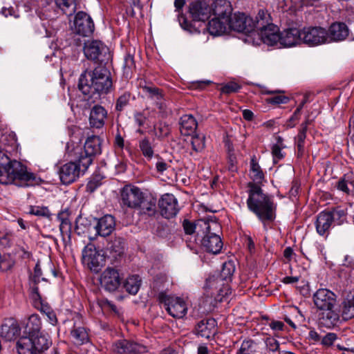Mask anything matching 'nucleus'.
Masks as SVG:
<instances>
[{"label":"nucleus","mask_w":354,"mask_h":354,"mask_svg":"<svg viewBox=\"0 0 354 354\" xmlns=\"http://www.w3.org/2000/svg\"><path fill=\"white\" fill-rule=\"evenodd\" d=\"M248 186V209L263 223L274 221L276 217V205L272 197L264 194L255 183H250Z\"/></svg>","instance_id":"nucleus-1"},{"label":"nucleus","mask_w":354,"mask_h":354,"mask_svg":"<svg viewBox=\"0 0 354 354\" xmlns=\"http://www.w3.org/2000/svg\"><path fill=\"white\" fill-rule=\"evenodd\" d=\"M78 87L84 95L106 94L112 87L110 72L101 66L86 71L80 75Z\"/></svg>","instance_id":"nucleus-2"},{"label":"nucleus","mask_w":354,"mask_h":354,"mask_svg":"<svg viewBox=\"0 0 354 354\" xmlns=\"http://www.w3.org/2000/svg\"><path fill=\"white\" fill-rule=\"evenodd\" d=\"M35 179L34 174L28 171L26 167L17 160H10L0 149V183L8 185L16 183L28 185Z\"/></svg>","instance_id":"nucleus-3"},{"label":"nucleus","mask_w":354,"mask_h":354,"mask_svg":"<svg viewBox=\"0 0 354 354\" xmlns=\"http://www.w3.org/2000/svg\"><path fill=\"white\" fill-rule=\"evenodd\" d=\"M100 153V139L98 136L88 138L84 147L74 143H68L66 146L68 157L82 164L83 170H86L92 163L93 156Z\"/></svg>","instance_id":"nucleus-4"},{"label":"nucleus","mask_w":354,"mask_h":354,"mask_svg":"<svg viewBox=\"0 0 354 354\" xmlns=\"http://www.w3.org/2000/svg\"><path fill=\"white\" fill-rule=\"evenodd\" d=\"M224 2V7L214 5L213 14L215 17L211 19L207 26L209 32L214 36L221 35L228 30L229 14L232 9L230 2Z\"/></svg>","instance_id":"nucleus-5"},{"label":"nucleus","mask_w":354,"mask_h":354,"mask_svg":"<svg viewBox=\"0 0 354 354\" xmlns=\"http://www.w3.org/2000/svg\"><path fill=\"white\" fill-rule=\"evenodd\" d=\"M158 299L165 306L169 315L174 318H183L187 312L185 301L179 297L168 295L161 292L158 295Z\"/></svg>","instance_id":"nucleus-6"},{"label":"nucleus","mask_w":354,"mask_h":354,"mask_svg":"<svg viewBox=\"0 0 354 354\" xmlns=\"http://www.w3.org/2000/svg\"><path fill=\"white\" fill-rule=\"evenodd\" d=\"M183 227L186 234H192L196 232L198 235L204 232H210V230L218 231L221 230V225L215 217L201 218L195 224L185 220L183 222Z\"/></svg>","instance_id":"nucleus-7"},{"label":"nucleus","mask_w":354,"mask_h":354,"mask_svg":"<svg viewBox=\"0 0 354 354\" xmlns=\"http://www.w3.org/2000/svg\"><path fill=\"white\" fill-rule=\"evenodd\" d=\"M122 280L119 270L112 267L105 268L99 277L101 288L109 292L116 291L120 287Z\"/></svg>","instance_id":"nucleus-8"},{"label":"nucleus","mask_w":354,"mask_h":354,"mask_svg":"<svg viewBox=\"0 0 354 354\" xmlns=\"http://www.w3.org/2000/svg\"><path fill=\"white\" fill-rule=\"evenodd\" d=\"M82 261L91 271L97 272L105 263V257L93 244L86 245L82 251Z\"/></svg>","instance_id":"nucleus-9"},{"label":"nucleus","mask_w":354,"mask_h":354,"mask_svg":"<svg viewBox=\"0 0 354 354\" xmlns=\"http://www.w3.org/2000/svg\"><path fill=\"white\" fill-rule=\"evenodd\" d=\"M144 196L140 188L132 185H127L120 190L122 205L130 208H138Z\"/></svg>","instance_id":"nucleus-10"},{"label":"nucleus","mask_w":354,"mask_h":354,"mask_svg":"<svg viewBox=\"0 0 354 354\" xmlns=\"http://www.w3.org/2000/svg\"><path fill=\"white\" fill-rule=\"evenodd\" d=\"M302 42L317 46L328 42L327 31L322 27H308L301 30Z\"/></svg>","instance_id":"nucleus-11"},{"label":"nucleus","mask_w":354,"mask_h":354,"mask_svg":"<svg viewBox=\"0 0 354 354\" xmlns=\"http://www.w3.org/2000/svg\"><path fill=\"white\" fill-rule=\"evenodd\" d=\"M253 19L243 13L229 14L228 30L243 32L245 34H253Z\"/></svg>","instance_id":"nucleus-12"},{"label":"nucleus","mask_w":354,"mask_h":354,"mask_svg":"<svg viewBox=\"0 0 354 354\" xmlns=\"http://www.w3.org/2000/svg\"><path fill=\"white\" fill-rule=\"evenodd\" d=\"M69 162H67L60 167L59 169V176L63 184H70L79 178L81 172H84L82 164L78 161L73 160L71 158Z\"/></svg>","instance_id":"nucleus-13"},{"label":"nucleus","mask_w":354,"mask_h":354,"mask_svg":"<svg viewBox=\"0 0 354 354\" xmlns=\"http://www.w3.org/2000/svg\"><path fill=\"white\" fill-rule=\"evenodd\" d=\"M111 349L115 354H138L147 351L146 346L123 338L113 342Z\"/></svg>","instance_id":"nucleus-14"},{"label":"nucleus","mask_w":354,"mask_h":354,"mask_svg":"<svg viewBox=\"0 0 354 354\" xmlns=\"http://www.w3.org/2000/svg\"><path fill=\"white\" fill-rule=\"evenodd\" d=\"M94 23L91 17L84 12L76 14L73 22L74 32L83 37H89L94 31Z\"/></svg>","instance_id":"nucleus-15"},{"label":"nucleus","mask_w":354,"mask_h":354,"mask_svg":"<svg viewBox=\"0 0 354 354\" xmlns=\"http://www.w3.org/2000/svg\"><path fill=\"white\" fill-rule=\"evenodd\" d=\"M313 303L319 310L336 306V295L327 288H319L313 294Z\"/></svg>","instance_id":"nucleus-16"},{"label":"nucleus","mask_w":354,"mask_h":354,"mask_svg":"<svg viewBox=\"0 0 354 354\" xmlns=\"http://www.w3.org/2000/svg\"><path fill=\"white\" fill-rule=\"evenodd\" d=\"M158 205L161 214L167 218L175 216L179 209L177 199L171 194L162 195Z\"/></svg>","instance_id":"nucleus-17"},{"label":"nucleus","mask_w":354,"mask_h":354,"mask_svg":"<svg viewBox=\"0 0 354 354\" xmlns=\"http://www.w3.org/2000/svg\"><path fill=\"white\" fill-rule=\"evenodd\" d=\"M220 231L210 230V232L201 233L203 237L201 241L203 247L212 254H218L223 248V242L217 233Z\"/></svg>","instance_id":"nucleus-18"},{"label":"nucleus","mask_w":354,"mask_h":354,"mask_svg":"<svg viewBox=\"0 0 354 354\" xmlns=\"http://www.w3.org/2000/svg\"><path fill=\"white\" fill-rule=\"evenodd\" d=\"M189 12L194 20L205 21L211 15L213 8L204 1H196L189 4Z\"/></svg>","instance_id":"nucleus-19"},{"label":"nucleus","mask_w":354,"mask_h":354,"mask_svg":"<svg viewBox=\"0 0 354 354\" xmlns=\"http://www.w3.org/2000/svg\"><path fill=\"white\" fill-rule=\"evenodd\" d=\"M302 41L301 30L297 28H291L280 33L279 44L284 47H291Z\"/></svg>","instance_id":"nucleus-20"},{"label":"nucleus","mask_w":354,"mask_h":354,"mask_svg":"<svg viewBox=\"0 0 354 354\" xmlns=\"http://www.w3.org/2000/svg\"><path fill=\"white\" fill-rule=\"evenodd\" d=\"M257 35L261 40L268 46H278L280 40V32L277 26L274 24L258 31Z\"/></svg>","instance_id":"nucleus-21"},{"label":"nucleus","mask_w":354,"mask_h":354,"mask_svg":"<svg viewBox=\"0 0 354 354\" xmlns=\"http://www.w3.org/2000/svg\"><path fill=\"white\" fill-rule=\"evenodd\" d=\"M115 222L111 215H105L97 220L96 225L93 226L95 234L101 236H106L111 234L115 229Z\"/></svg>","instance_id":"nucleus-22"},{"label":"nucleus","mask_w":354,"mask_h":354,"mask_svg":"<svg viewBox=\"0 0 354 354\" xmlns=\"http://www.w3.org/2000/svg\"><path fill=\"white\" fill-rule=\"evenodd\" d=\"M319 315V325L328 328H333L337 326L339 322V312L335 307H332L329 310H322Z\"/></svg>","instance_id":"nucleus-23"},{"label":"nucleus","mask_w":354,"mask_h":354,"mask_svg":"<svg viewBox=\"0 0 354 354\" xmlns=\"http://www.w3.org/2000/svg\"><path fill=\"white\" fill-rule=\"evenodd\" d=\"M107 118V111L101 105H95L90 111L89 124L92 128H102Z\"/></svg>","instance_id":"nucleus-24"},{"label":"nucleus","mask_w":354,"mask_h":354,"mask_svg":"<svg viewBox=\"0 0 354 354\" xmlns=\"http://www.w3.org/2000/svg\"><path fill=\"white\" fill-rule=\"evenodd\" d=\"M21 332V328L18 322L10 318L6 320L1 326V336L7 341H11L18 337Z\"/></svg>","instance_id":"nucleus-25"},{"label":"nucleus","mask_w":354,"mask_h":354,"mask_svg":"<svg viewBox=\"0 0 354 354\" xmlns=\"http://www.w3.org/2000/svg\"><path fill=\"white\" fill-rule=\"evenodd\" d=\"M328 32V42L344 40L348 35V28L344 23L335 22L331 24Z\"/></svg>","instance_id":"nucleus-26"},{"label":"nucleus","mask_w":354,"mask_h":354,"mask_svg":"<svg viewBox=\"0 0 354 354\" xmlns=\"http://www.w3.org/2000/svg\"><path fill=\"white\" fill-rule=\"evenodd\" d=\"M216 321L214 319H207L201 321L196 327L198 335L207 339L214 336L216 332Z\"/></svg>","instance_id":"nucleus-27"},{"label":"nucleus","mask_w":354,"mask_h":354,"mask_svg":"<svg viewBox=\"0 0 354 354\" xmlns=\"http://www.w3.org/2000/svg\"><path fill=\"white\" fill-rule=\"evenodd\" d=\"M180 131L183 136H192L198 127L196 120L192 115L186 114L180 119Z\"/></svg>","instance_id":"nucleus-28"},{"label":"nucleus","mask_w":354,"mask_h":354,"mask_svg":"<svg viewBox=\"0 0 354 354\" xmlns=\"http://www.w3.org/2000/svg\"><path fill=\"white\" fill-rule=\"evenodd\" d=\"M331 218L330 214L327 212H322L318 214L315 222V227L317 232L319 235L324 236L328 234L333 223Z\"/></svg>","instance_id":"nucleus-29"},{"label":"nucleus","mask_w":354,"mask_h":354,"mask_svg":"<svg viewBox=\"0 0 354 354\" xmlns=\"http://www.w3.org/2000/svg\"><path fill=\"white\" fill-rule=\"evenodd\" d=\"M34 345L35 353H43L52 345V341L48 335L38 333L30 335Z\"/></svg>","instance_id":"nucleus-30"},{"label":"nucleus","mask_w":354,"mask_h":354,"mask_svg":"<svg viewBox=\"0 0 354 354\" xmlns=\"http://www.w3.org/2000/svg\"><path fill=\"white\" fill-rule=\"evenodd\" d=\"M104 49V46L101 41L97 40L88 41L84 43V53L88 59L95 60Z\"/></svg>","instance_id":"nucleus-31"},{"label":"nucleus","mask_w":354,"mask_h":354,"mask_svg":"<svg viewBox=\"0 0 354 354\" xmlns=\"http://www.w3.org/2000/svg\"><path fill=\"white\" fill-rule=\"evenodd\" d=\"M252 24H254L252 33L257 32L266 27L273 24L270 14L267 10L263 9L259 11L255 19H253Z\"/></svg>","instance_id":"nucleus-32"},{"label":"nucleus","mask_w":354,"mask_h":354,"mask_svg":"<svg viewBox=\"0 0 354 354\" xmlns=\"http://www.w3.org/2000/svg\"><path fill=\"white\" fill-rule=\"evenodd\" d=\"M138 86L142 89L143 93L153 101L162 99V95H163L162 90L156 87L152 84L140 80Z\"/></svg>","instance_id":"nucleus-33"},{"label":"nucleus","mask_w":354,"mask_h":354,"mask_svg":"<svg viewBox=\"0 0 354 354\" xmlns=\"http://www.w3.org/2000/svg\"><path fill=\"white\" fill-rule=\"evenodd\" d=\"M16 348L19 354H36L31 336H22L16 343Z\"/></svg>","instance_id":"nucleus-34"},{"label":"nucleus","mask_w":354,"mask_h":354,"mask_svg":"<svg viewBox=\"0 0 354 354\" xmlns=\"http://www.w3.org/2000/svg\"><path fill=\"white\" fill-rule=\"evenodd\" d=\"M137 209H140L141 214L153 216L156 212V199L152 196H144Z\"/></svg>","instance_id":"nucleus-35"},{"label":"nucleus","mask_w":354,"mask_h":354,"mask_svg":"<svg viewBox=\"0 0 354 354\" xmlns=\"http://www.w3.org/2000/svg\"><path fill=\"white\" fill-rule=\"evenodd\" d=\"M24 324L26 332L28 333V335L41 333V322L39 315L36 314L31 315Z\"/></svg>","instance_id":"nucleus-36"},{"label":"nucleus","mask_w":354,"mask_h":354,"mask_svg":"<svg viewBox=\"0 0 354 354\" xmlns=\"http://www.w3.org/2000/svg\"><path fill=\"white\" fill-rule=\"evenodd\" d=\"M70 212L68 209L62 210L57 214V219L60 222L59 230L62 233H70L71 232V223L69 220Z\"/></svg>","instance_id":"nucleus-37"},{"label":"nucleus","mask_w":354,"mask_h":354,"mask_svg":"<svg viewBox=\"0 0 354 354\" xmlns=\"http://www.w3.org/2000/svg\"><path fill=\"white\" fill-rule=\"evenodd\" d=\"M141 280L138 275H132L127 278L124 288L131 295H136L140 287Z\"/></svg>","instance_id":"nucleus-38"},{"label":"nucleus","mask_w":354,"mask_h":354,"mask_svg":"<svg viewBox=\"0 0 354 354\" xmlns=\"http://www.w3.org/2000/svg\"><path fill=\"white\" fill-rule=\"evenodd\" d=\"M342 316L345 320L354 317V296L346 298L342 303Z\"/></svg>","instance_id":"nucleus-39"},{"label":"nucleus","mask_w":354,"mask_h":354,"mask_svg":"<svg viewBox=\"0 0 354 354\" xmlns=\"http://www.w3.org/2000/svg\"><path fill=\"white\" fill-rule=\"evenodd\" d=\"M250 176L256 183H261L264 178V174L255 156H253L250 162Z\"/></svg>","instance_id":"nucleus-40"},{"label":"nucleus","mask_w":354,"mask_h":354,"mask_svg":"<svg viewBox=\"0 0 354 354\" xmlns=\"http://www.w3.org/2000/svg\"><path fill=\"white\" fill-rule=\"evenodd\" d=\"M92 230H93V226L87 218L80 216L76 219L75 231L79 235L89 232Z\"/></svg>","instance_id":"nucleus-41"},{"label":"nucleus","mask_w":354,"mask_h":354,"mask_svg":"<svg viewBox=\"0 0 354 354\" xmlns=\"http://www.w3.org/2000/svg\"><path fill=\"white\" fill-rule=\"evenodd\" d=\"M74 342L78 344H82L88 339V333L84 327L74 328L71 333Z\"/></svg>","instance_id":"nucleus-42"},{"label":"nucleus","mask_w":354,"mask_h":354,"mask_svg":"<svg viewBox=\"0 0 354 354\" xmlns=\"http://www.w3.org/2000/svg\"><path fill=\"white\" fill-rule=\"evenodd\" d=\"M55 3L65 14L71 15L76 10L75 0H55Z\"/></svg>","instance_id":"nucleus-43"},{"label":"nucleus","mask_w":354,"mask_h":354,"mask_svg":"<svg viewBox=\"0 0 354 354\" xmlns=\"http://www.w3.org/2000/svg\"><path fill=\"white\" fill-rule=\"evenodd\" d=\"M308 124V121L306 120L301 124V129L299 130L297 137L295 138V144L298 148V151L302 153L304 151V146L305 139L306 138V131Z\"/></svg>","instance_id":"nucleus-44"},{"label":"nucleus","mask_w":354,"mask_h":354,"mask_svg":"<svg viewBox=\"0 0 354 354\" xmlns=\"http://www.w3.org/2000/svg\"><path fill=\"white\" fill-rule=\"evenodd\" d=\"M256 351V344L252 339L244 340L236 354H254Z\"/></svg>","instance_id":"nucleus-45"},{"label":"nucleus","mask_w":354,"mask_h":354,"mask_svg":"<svg viewBox=\"0 0 354 354\" xmlns=\"http://www.w3.org/2000/svg\"><path fill=\"white\" fill-rule=\"evenodd\" d=\"M292 313L295 315V322L289 317L286 316L284 320L288 323L293 329L297 328L296 322L301 323L304 321V317L301 311L297 307L291 308Z\"/></svg>","instance_id":"nucleus-46"},{"label":"nucleus","mask_w":354,"mask_h":354,"mask_svg":"<svg viewBox=\"0 0 354 354\" xmlns=\"http://www.w3.org/2000/svg\"><path fill=\"white\" fill-rule=\"evenodd\" d=\"M139 147L142 155L147 159H151L153 156V149L147 138H144L139 142Z\"/></svg>","instance_id":"nucleus-47"},{"label":"nucleus","mask_w":354,"mask_h":354,"mask_svg":"<svg viewBox=\"0 0 354 354\" xmlns=\"http://www.w3.org/2000/svg\"><path fill=\"white\" fill-rule=\"evenodd\" d=\"M170 133L169 127L162 122H159L153 126V133L158 138L167 136Z\"/></svg>","instance_id":"nucleus-48"},{"label":"nucleus","mask_w":354,"mask_h":354,"mask_svg":"<svg viewBox=\"0 0 354 354\" xmlns=\"http://www.w3.org/2000/svg\"><path fill=\"white\" fill-rule=\"evenodd\" d=\"M234 271L235 267L232 261H229L225 262L223 264L221 276L223 279L227 280V279H230L232 277Z\"/></svg>","instance_id":"nucleus-49"},{"label":"nucleus","mask_w":354,"mask_h":354,"mask_svg":"<svg viewBox=\"0 0 354 354\" xmlns=\"http://www.w3.org/2000/svg\"><path fill=\"white\" fill-rule=\"evenodd\" d=\"M192 149L196 151H200L205 147V136L203 135L195 134L192 137Z\"/></svg>","instance_id":"nucleus-50"},{"label":"nucleus","mask_w":354,"mask_h":354,"mask_svg":"<svg viewBox=\"0 0 354 354\" xmlns=\"http://www.w3.org/2000/svg\"><path fill=\"white\" fill-rule=\"evenodd\" d=\"M328 212L332 217V221L336 223L337 225L342 224L346 220V213L344 209L337 208L333 209L332 212Z\"/></svg>","instance_id":"nucleus-51"},{"label":"nucleus","mask_w":354,"mask_h":354,"mask_svg":"<svg viewBox=\"0 0 354 354\" xmlns=\"http://www.w3.org/2000/svg\"><path fill=\"white\" fill-rule=\"evenodd\" d=\"M41 313L46 315L48 318V322L53 326L56 325L57 323V319L55 312L48 305L41 304L40 308Z\"/></svg>","instance_id":"nucleus-52"},{"label":"nucleus","mask_w":354,"mask_h":354,"mask_svg":"<svg viewBox=\"0 0 354 354\" xmlns=\"http://www.w3.org/2000/svg\"><path fill=\"white\" fill-rule=\"evenodd\" d=\"M30 213L35 216H42L47 218H50L52 215L48 208L45 206H32L31 207Z\"/></svg>","instance_id":"nucleus-53"},{"label":"nucleus","mask_w":354,"mask_h":354,"mask_svg":"<svg viewBox=\"0 0 354 354\" xmlns=\"http://www.w3.org/2000/svg\"><path fill=\"white\" fill-rule=\"evenodd\" d=\"M131 98L130 92L126 91L122 94L117 100L115 109L121 111L129 104Z\"/></svg>","instance_id":"nucleus-54"},{"label":"nucleus","mask_w":354,"mask_h":354,"mask_svg":"<svg viewBox=\"0 0 354 354\" xmlns=\"http://www.w3.org/2000/svg\"><path fill=\"white\" fill-rule=\"evenodd\" d=\"M265 343L268 351L272 353H275L279 351V344L274 338L268 337L266 339Z\"/></svg>","instance_id":"nucleus-55"},{"label":"nucleus","mask_w":354,"mask_h":354,"mask_svg":"<svg viewBox=\"0 0 354 354\" xmlns=\"http://www.w3.org/2000/svg\"><path fill=\"white\" fill-rule=\"evenodd\" d=\"M289 101V98L285 95H277L266 99V102L268 104H286Z\"/></svg>","instance_id":"nucleus-56"},{"label":"nucleus","mask_w":354,"mask_h":354,"mask_svg":"<svg viewBox=\"0 0 354 354\" xmlns=\"http://www.w3.org/2000/svg\"><path fill=\"white\" fill-rule=\"evenodd\" d=\"M241 86L236 82H231L225 84L221 88V91L223 93H231L237 92L240 89Z\"/></svg>","instance_id":"nucleus-57"},{"label":"nucleus","mask_w":354,"mask_h":354,"mask_svg":"<svg viewBox=\"0 0 354 354\" xmlns=\"http://www.w3.org/2000/svg\"><path fill=\"white\" fill-rule=\"evenodd\" d=\"M135 68V62L133 56L128 54L124 57V68L125 70V73H128L129 71L132 70Z\"/></svg>","instance_id":"nucleus-58"},{"label":"nucleus","mask_w":354,"mask_h":354,"mask_svg":"<svg viewBox=\"0 0 354 354\" xmlns=\"http://www.w3.org/2000/svg\"><path fill=\"white\" fill-rule=\"evenodd\" d=\"M98 304L102 310H111L115 313H118L116 306L107 299H103L99 300Z\"/></svg>","instance_id":"nucleus-59"},{"label":"nucleus","mask_w":354,"mask_h":354,"mask_svg":"<svg viewBox=\"0 0 354 354\" xmlns=\"http://www.w3.org/2000/svg\"><path fill=\"white\" fill-rule=\"evenodd\" d=\"M282 147L279 145H274L272 147V154L273 156L274 162H277L278 160L283 158L282 153Z\"/></svg>","instance_id":"nucleus-60"},{"label":"nucleus","mask_w":354,"mask_h":354,"mask_svg":"<svg viewBox=\"0 0 354 354\" xmlns=\"http://www.w3.org/2000/svg\"><path fill=\"white\" fill-rule=\"evenodd\" d=\"M337 339V335L334 333H329L325 335L321 339L322 344L326 346L333 345L334 342Z\"/></svg>","instance_id":"nucleus-61"},{"label":"nucleus","mask_w":354,"mask_h":354,"mask_svg":"<svg viewBox=\"0 0 354 354\" xmlns=\"http://www.w3.org/2000/svg\"><path fill=\"white\" fill-rule=\"evenodd\" d=\"M13 261H12L8 258L3 257H1L0 256V270L1 271H6L10 270L13 266Z\"/></svg>","instance_id":"nucleus-62"},{"label":"nucleus","mask_w":354,"mask_h":354,"mask_svg":"<svg viewBox=\"0 0 354 354\" xmlns=\"http://www.w3.org/2000/svg\"><path fill=\"white\" fill-rule=\"evenodd\" d=\"M269 326L270 328L275 331H281L283 330L284 324L281 321H272L270 323H269Z\"/></svg>","instance_id":"nucleus-63"},{"label":"nucleus","mask_w":354,"mask_h":354,"mask_svg":"<svg viewBox=\"0 0 354 354\" xmlns=\"http://www.w3.org/2000/svg\"><path fill=\"white\" fill-rule=\"evenodd\" d=\"M169 167V164L165 162L162 159H160L156 163V168L159 173H163Z\"/></svg>","instance_id":"nucleus-64"}]
</instances>
